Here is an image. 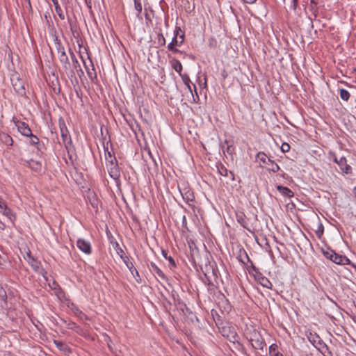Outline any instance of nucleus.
I'll return each mask as SVG.
<instances>
[{
  "label": "nucleus",
  "mask_w": 356,
  "mask_h": 356,
  "mask_svg": "<svg viewBox=\"0 0 356 356\" xmlns=\"http://www.w3.org/2000/svg\"><path fill=\"white\" fill-rule=\"evenodd\" d=\"M217 168L220 175L224 177L228 176V170L222 163H220L218 165H217Z\"/></svg>",
  "instance_id": "30"
},
{
  "label": "nucleus",
  "mask_w": 356,
  "mask_h": 356,
  "mask_svg": "<svg viewBox=\"0 0 356 356\" xmlns=\"http://www.w3.org/2000/svg\"><path fill=\"white\" fill-rule=\"evenodd\" d=\"M158 41L159 43L162 46L165 44V39L162 33L158 34Z\"/></svg>",
  "instance_id": "39"
},
{
  "label": "nucleus",
  "mask_w": 356,
  "mask_h": 356,
  "mask_svg": "<svg viewBox=\"0 0 356 356\" xmlns=\"http://www.w3.org/2000/svg\"><path fill=\"white\" fill-rule=\"evenodd\" d=\"M220 332L222 335L230 342L233 343L237 342L239 344L238 342V337L234 327L229 326H223L220 330Z\"/></svg>",
  "instance_id": "6"
},
{
  "label": "nucleus",
  "mask_w": 356,
  "mask_h": 356,
  "mask_svg": "<svg viewBox=\"0 0 356 356\" xmlns=\"http://www.w3.org/2000/svg\"><path fill=\"white\" fill-rule=\"evenodd\" d=\"M6 226L5 223L0 220V229L4 230L6 229Z\"/></svg>",
  "instance_id": "48"
},
{
  "label": "nucleus",
  "mask_w": 356,
  "mask_h": 356,
  "mask_svg": "<svg viewBox=\"0 0 356 356\" xmlns=\"http://www.w3.org/2000/svg\"><path fill=\"white\" fill-rule=\"evenodd\" d=\"M269 165H271L270 168H269V170L273 172H277L280 169V166L277 163H275L273 160H270V161L269 162Z\"/></svg>",
  "instance_id": "35"
},
{
  "label": "nucleus",
  "mask_w": 356,
  "mask_h": 356,
  "mask_svg": "<svg viewBox=\"0 0 356 356\" xmlns=\"http://www.w3.org/2000/svg\"><path fill=\"white\" fill-rule=\"evenodd\" d=\"M293 2V8L296 10L298 6V0H292Z\"/></svg>",
  "instance_id": "50"
},
{
  "label": "nucleus",
  "mask_w": 356,
  "mask_h": 356,
  "mask_svg": "<svg viewBox=\"0 0 356 356\" xmlns=\"http://www.w3.org/2000/svg\"><path fill=\"white\" fill-rule=\"evenodd\" d=\"M70 54L71 60L72 62V69L73 70L74 69L79 73V76L83 74V71L82 70L81 65H80L75 54H74V52H72L71 51V49H70Z\"/></svg>",
  "instance_id": "16"
},
{
  "label": "nucleus",
  "mask_w": 356,
  "mask_h": 356,
  "mask_svg": "<svg viewBox=\"0 0 356 356\" xmlns=\"http://www.w3.org/2000/svg\"><path fill=\"white\" fill-rule=\"evenodd\" d=\"M229 173H230V175H231L232 177L234 176V175H233V173H232V172H230Z\"/></svg>",
  "instance_id": "62"
},
{
  "label": "nucleus",
  "mask_w": 356,
  "mask_h": 356,
  "mask_svg": "<svg viewBox=\"0 0 356 356\" xmlns=\"http://www.w3.org/2000/svg\"><path fill=\"white\" fill-rule=\"evenodd\" d=\"M0 141L8 146H12L13 144V140L12 137L6 133H0Z\"/></svg>",
  "instance_id": "19"
},
{
  "label": "nucleus",
  "mask_w": 356,
  "mask_h": 356,
  "mask_svg": "<svg viewBox=\"0 0 356 356\" xmlns=\"http://www.w3.org/2000/svg\"><path fill=\"white\" fill-rule=\"evenodd\" d=\"M134 8L137 11V16H138L141 13L143 9L141 0H134Z\"/></svg>",
  "instance_id": "32"
},
{
  "label": "nucleus",
  "mask_w": 356,
  "mask_h": 356,
  "mask_svg": "<svg viewBox=\"0 0 356 356\" xmlns=\"http://www.w3.org/2000/svg\"><path fill=\"white\" fill-rule=\"evenodd\" d=\"M49 285L52 289H56L58 287V284L55 281H53L52 285L50 284Z\"/></svg>",
  "instance_id": "46"
},
{
  "label": "nucleus",
  "mask_w": 356,
  "mask_h": 356,
  "mask_svg": "<svg viewBox=\"0 0 356 356\" xmlns=\"http://www.w3.org/2000/svg\"><path fill=\"white\" fill-rule=\"evenodd\" d=\"M54 344L56 345V346L61 351H63V352H67L68 351L69 348L67 347V346L63 343V341H58V340H54Z\"/></svg>",
  "instance_id": "27"
},
{
  "label": "nucleus",
  "mask_w": 356,
  "mask_h": 356,
  "mask_svg": "<svg viewBox=\"0 0 356 356\" xmlns=\"http://www.w3.org/2000/svg\"><path fill=\"white\" fill-rule=\"evenodd\" d=\"M84 1L86 2V4L87 5V6L89 8H91V7H92V1H91V0H84Z\"/></svg>",
  "instance_id": "49"
},
{
  "label": "nucleus",
  "mask_w": 356,
  "mask_h": 356,
  "mask_svg": "<svg viewBox=\"0 0 356 356\" xmlns=\"http://www.w3.org/2000/svg\"><path fill=\"white\" fill-rule=\"evenodd\" d=\"M334 161L339 165V159L336 156L334 157Z\"/></svg>",
  "instance_id": "57"
},
{
  "label": "nucleus",
  "mask_w": 356,
  "mask_h": 356,
  "mask_svg": "<svg viewBox=\"0 0 356 356\" xmlns=\"http://www.w3.org/2000/svg\"><path fill=\"white\" fill-rule=\"evenodd\" d=\"M151 268L162 280H167V277L164 273L154 263H151Z\"/></svg>",
  "instance_id": "21"
},
{
  "label": "nucleus",
  "mask_w": 356,
  "mask_h": 356,
  "mask_svg": "<svg viewBox=\"0 0 356 356\" xmlns=\"http://www.w3.org/2000/svg\"><path fill=\"white\" fill-rule=\"evenodd\" d=\"M51 1L53 2L54 7L56 6V5H59L58 0H51Z\"/></svg>",
  "instance_id": "54"
},
{
  "label": "nucleus",
  "mask_w": 356,
  "mask_h": 356,
  "mask_svg": "<svg viewBox=\"0 0 356 356\" xmlns=\"http://www.w3.org/2000/svg\"><path fill=\"white\" fill-rule=\"evenodd\" d=\"M246 337L250 342L252 346L257 350H263L266 343L259 332L253 329L246 334Z\"/></svg>",
  "instance_id": "2"
},
{
  "label": "nucleus",
  "mask_w": 356,
  "mask_h": 356,
  "mask_svg": "<svg viewBox=\"0 0 356 356\" xmlns=\"http://www.w3.org/2000/svg\"><path fill=\"white\" fill-rule=\"evenodd\" d=\"M281 150L284 153L288 152L290 150V145L287 143H283L281 145Z\"/></svg>",
  "instance_id": "38"
},
{
  "label": "nucleus",
  "mask_w": 356,
  "mask_h": 356,
  "mask_svg": "<svg viewBox=\"0 0 356 356\" xmlns=\"http://www.w3.org/2000/svg\"><path fill=\"white\" fill-rule=\"evenodd\" d=\"M338 165L343 172L347 175L352 173V168L347 163V160L344 156H342L339 159Z\"/></svg>",
  "instance_id": "15"
},
{
  "label": "nucleus",
  "mask_w": 356,
  "mask_h": 356,
  "mask_svg": "<svg viewBox=\"0 0 356 356\" xmlns=\"http://www.w3.org/2000/svg\"><path fill=\"white\" fill-rule=\"evenodd\" d=\"M244 1V3H250V4H252V3H254L256 0H243Z\"/></svg>",
  "instance_id": "52"
},
{
  "label": "nucleus",
  "mask_w": 356,
  "mask_h": 356,
  "mask_svg": "<svg viewBox=\"0 0 356 356\" xmlns=\"http://www.w3.org/2000/svg\"><path fill=\"white\" fill-rule=\"evenodd\" d=\"M59 127L60 131V135L63 139V142L66 145L71 142L70 135L69 131L66 127L65 122L63 120H59Z\"/></svg>",
  "instance_id": "11"
},
{
  "label": "nucleus",
  "mask_w": 356,
  "mask_h": 356,
  "mask_svg": "<svg viewBox=\"0 0 356 356\" xmlns=\"http://www.w3.org/2000/svg\"><path fill=\"white\" fill-rule=\"evenodd\" d=\"M28 137L30 138L29 143L31 145L35 146L39 144V138L36 136L33 135L32 133Z\"/></svg>",
  "instance_id": "34"
},
{
  "label": "nucleus",
  "mask_w": 356,
  "mask_h": 356,
  "mask_svg": "<svg viewBox=\"0 0 356 356\" xmlns=\"http://www.w3.org/2000/svg\"><path fill=\"white\" fill-rule=\"evenodd\" d=\"M180 27H176V29L175 31V35L172 39L171 42L168 45V49H172V46H181L184 41V34H179V32H181Z\"/></svg>",
  "instance_id": "8"
},
{
  "label": "nucleus",
  "mask_w": 356,
  "mask_h": 356,
  "mask_svg": "<svg viewBox=\"0 0 356 356\" xmlns=\"http://www.w3.org/2000/svg\"><path fill=\"white\" fill-rule=\"evenodd\" d=\"M311 3H316L315 1L314 0H311Z\"/></svg>",
  "instance_id": "60"
},
{
  "label": "nucleus",
  "mask_w": 356,
  "mask_h": 356,
  "mask_svg": "<svg viewBox=\"0 0 356 356\" xmlns=\"http://www.w3.org/2000/svg\"><path fill=\"white\" fill-rule=\"evenodd\" d=\"M257 159L264 164L269 165V162L270 161V159H269L267 155L262 152H258L257 154Z\"/></svg>",
  "instance_id": "24"
},
{
  "label": "nucleus",
  "mask_w": 356,
  "mask_h": 356,
  "mask_svg": "<svg viewBox=\"0 0 356 356\" xmlns=\"http://www.w3.org/2000/svg\"><path fill=\"white\" fill-rule=\"evenodd\" d=\"M1 198L0 197V200H1Z\"/></svg>",
  "instance_id": "63"
},
{
  "label": "nucleus",
  "mask_w": 356,
  "mask_h": 356,
  "mask_svg": "<svg viewBox=\"0 0 356 356\" xmlns=\"http://www.w3.org/2000/svg\"><path fill=\"white\" fill-rule=\"evenodd\" d=\"M124 262L125 263L127 267L130 270L131 273L133 275V276L138 281L137 277H140L139 276V273H138L137 269L134 267V266L132 264V262L129 261V259H128L127 257H125V259H124Z\"/></svg>",
  "instance_id": "18"
},
{
  "label": "nucleus",
  "mask_w": 356,
  "mask_h": 356,
  "mask_svg": "<svg viewBox=\"0 0 356 356\" xmlns=\"http://www.w3.org/2000/svg\"><path fill=\"white\" fill-rule=\"evenodd\" d=\"M54 8H55V11H56V14L58 15L59 18L62 20H64L65 19V14L63 11L60 5H56V6H55Z\"/></svg>",
  "instance_id": "31"
},
{
  "label": "nucleus",
  "mask_w": 356,
  "mask_h": 356,
  "mask_svg": "<svg viewBox=\"0 0 356 356\" xmlns=\"http://www.w3.org/2000/svg\"><path fill=\"white\" fill-rule=\"evenodd\" d=\"M275 356H283L282 354H280L279 353H277L275 354Z\"/></svg>",
  "instance_id": "58"
},
{
  "label": "nucleus",
  "mask_w": 356,
  "mask_h": 356,
  "mask_svg": "<svg viewBox=\"0 0 356 356\" xmlns=\"http://www.w3.org/2000/svg\"><path fill=\"white\" fill-rule=\"evenodd\" d=\"M10 80L15 91L20 96L25 95L26 88L24 81L17 75H13Z\"/></svg>",
  "instance_id": "5"
},
{
  "label": "nucleus",
  "mask_w": 356,
  "mask_h": 356,
  "mask_svg": "<svg viewBox=\"0 0 356 356\" xmlns=\"http://www.w3.org/2000/svg\"><path fill=\"white\" fill-rule=\"evenodd\" d=\"M81 58H82V60H83V63L84 65V67L86 69V71L87 72V74H88L89 79L91 81H94L95 79H97V73H96V70L95 69L94 65H93L91 59H90L89 64H88L85 61V60L83 58L82 56H81Z\"/></svg>",
  "instance_id": "10"
},
{
  "label": "nucleus",
  "mask_w": 356,
  "mask_h": 356,
  "mask_svg": "<svg viewBox=\"0 0 356 356\" xmlns=\"http://www.w3.org/2000/svg\"><path fill=\"white\" fill-rule=\"evenodd\" d=\"M318 348L322 349L321 352L324 356H332V353L329 350L327 346L321 341V340H318Z\"/></svg>",
  "instance_id": "22"
},
{
  "label": "nucleus",
  "mask_w": 356,
  "mask_h": 356,
  "mask_svg": "<svg viewBox=\"0 0 356 356\" xmlns=\"http://www.w3.org/2000/svg\"><path fill=\"white\" fill-rule=\"evenodd\" d=\"M162 254L163 255V257L167 259L168 257H167V253L165 252V251L163 250L162 251Z\"/></svg>",
  "instance_id": "55"
},
{
  "label": "nucleus",
  "mask_w": 356,
  "mask_h": 356,
  "mask_svg": "<svg viewBox=\"0 0 356 356\" xmlns=\"http://www.w3.org/2000/svg\"><path fill=\"white\" fill-rule=\"evenodd\" d=\"M28 263L36 273L42 275L44 277H45L47 273L42 268L40 261H37L35 258H31V260H28Z\"/></svg>",
  "instance_id": "13"
},
{
  "label": "nucleus",
  "mask_w": 356,
  "mask_h": 356,
  "mask_svg": "<svg viewBox=\"0 0 356 356\" xmlns=\"http://www.w3.org/2000/svg\"><path fill=\"white\" fill-rule=\"evenodd\" d=\"M203 273L205 277L204 282L207 285H212L213 282L216 281L218 278V270L213 266H206L205 270Z\"/></svg>",
  "instance_id": "4"
},
{
  "label": "nucleus",
  "mask_w": 356,
  "mask_h": 356,
  "mask_svg": "<svg viewBox=\"0 0 356 356\" xmlns=\"http://www.w3.org/2000/svg\"><path fill=\"white\" fill-rule=\"evenodd\" d=\"M76 245L77 248L83 252L87 254L91 253V245L90 242L82 238H79L76 241Z\"/></svg>",
  "instance_id": "12"
},
{
  "label": "nucleus",
  "mask_w": 356,
  "mask_h": 356,
  "mask_svg": "<svg viewBox=\"0 0 356 356\" xmlns=\"http://www.w3.org/2000/svg\"><path fill=\"white\" fill-rule=\"evenodd\" d=\"M118 254L120 256V257L124 260L125 259V257H124V252L122 250V248H119V250L117 251Z\"/></svg>",
  "instance_id": "44"
},
{
  "label": "nucleus",
  "mask_w": 356,
  "mask_h": 356,
  "mask_svg": "<svg viewBox=\"0 0 356 356\" xmlns=\"http://www.w3.org/2000/svg\"><path fill=\"white\" fill-rule=\"evenodd\" d=\"M317 340H318H318H321L318 336H314V337H313V338H312V339L311 338H309V341H311V342H312L314 346H316V345H315V343H316V341H317Z\"/></svg>",
  "instance_id": "43"
},
{
  "label": "nucleus",
  "mask_w": 356,
  "mask_h": 356,
  "mask_svg": "<svg viewBox=\"0 0 356 356\" xmlns=\"http://www.w3.org/2000/svg\"><path fill=\"white\" fill-rule=\"evenodd\" d=\"M166 259L168 260V261L172 267L175 268L176 266L175 261L172 257L170 256Z\"/></svg>",
  "instance_id": "42"
},
{
  "label": "nucleus",
  "mask_w": 356,
  "mask_h": 356,
  "mask_svg": "<svg viewBox=\"0 0 356 356\" xmlns=\"http://www.w3.org/2000/svg\"><path fill=\"white\" fill-rule=\"evenodd\" d=\"M277 189L284 197H291L294 195L293 192L287 187L279 185Z\"/></svg>",
  "instance_id": "20"
},
{
  "label": "nucleus",
  "mask_w": 356,
  "mask_h": 356,
  "mask_svg": "<svg viewBox=\"0 0 356 356\" xmlns=\"http://www.w3.org/2000/svg\"><path fill=\"white\" fill-rule=\"evenodd\" d=\"M236 219L243 227L251 232L254 228V225L257 222V216H253L252 218H247L243 213H240L236 214Z\"/></svg>",
  "instance_id": "3"
},
{
  "label": "nucleus",
  "mask_w": 356,
  "mask_h": 356,
  "mask_svg": "<svg viewBox=\"0 0 356 356\" xmlns=\"http://www.w3.org/2000/svg\"><path fill=\"white\" fill-rule=\"evenodd\" d=\"M324 227L322 223H318L316 230L315 231L316 235L318 238H321L323 234Z\"/></svg>",
  "instance_id": "33"
},
{
  "label": "nucleus",
  "mask_w": 356,
  "mask_h": 356,
  "mask_svg": "<svg viewBox=\"0 0 356 356\" xmlns=\"http://www.w3.org/2000/svg\"><path fill=\"white\" fill-rule=\"evenodd\" d=\"M8 207L7 203L1 198L0 200V212L4 211V209Z\"/></svg>",
  "instance_id": "41"
},
{
  "label": "nucleus",
  "mask_w": 356,
  "mask_h": 356,
  "mask_svg": "<svg viewBox=\"0 0 356 356\" xmlns=\"http://www.w3.org/2000/svg\"><path fill=\"white\" fill-rule=\"evenodd\" d=\"M169 51H171L174 53H178V52H180V51L179 49H177V48H175L174 46H172V49H168Z\"/></svg>",
  "instance_id": "51"
},
{
  "label": "nucleus",
  "mask_w": 356,
  "mask_h": 356,
  "mask_svg": "<svg viewBox=\"0 0 356 356\" xmlns=\"http://www.w3.org/2000/svg\"><path fill=\"white\" fill-rule=\"evenodd\" d=\"M277 348V346L276 344H272L270 347H269V350H270V352H275Z\"/></svg>",
  "instance_id": "45"
},
{
  "label": "nucleus",
  "mask_w": 356,
  "mask_h": 356,
  "mask_svg": "<svg viewBox=\"0 0 356 356\" xmlns=\"http://www.w3.org/2000/svg\"><path fill=\"white\" fill-rule=\"evenodd\" d=\"M31 258H33V257L31 256V252L29 251V252H27L26 256L24 257V259L28 261V260H31Z\"/></svg>",
  "instance_id": "47"
},
{
  "label": "nucleus",
  "mask_w": 356,
  "mask_h": 356,
  "mask_svg": "<svg viewBox=\"0 0 356 356\" xmlns=\"http://www.w3.org/2000/svg\"><path fill=\"white\" fill-rule=\"evenodd\" d=\"M56 48L58 55L59 61L62 65L63 70L68 77L72 78L74 76V70L72 67V65L70 64L68 56L66 54L64 47L60 42H56Z\"/></svg>",
  "instance_id": "1"
},
{
  "label": "nucleus",
  "mask_w": 356,
  "mask_h": 356,
  "mask_svg": "<svg viewBox=\"0 0 356 356\" xmlns=\"http://www.w3.org/2000/svg\"><path fill=\"white\" fill-rule=\"evenodd\" d=\"M331 261L338 265H350L356 270V264L352 263L350 260L344 255L339 254L334 252Z\"/></svg>",
  "instance_id": "7"
},
{
  "label": "nucleus",
  "mask_w": 356,
  "mask_h": 356,
  "mask_svg": "<svg viewBox=\"0 0 356 356\" xmlns=\"http://www.w3.org/2000/svg\"><path fill=\"white\" fill-rule=\"evenodd\" d=\"M106 163H108V161H112V162H117V160L115 157L113 156L111 154V152H107V153L105 154Z\"/></svg>",
  "instance_id": "37"
},
{
  "label": "nucleus",
  "mask_w": 356,
  "mask_h": 356,
  "mask_svg": "<svg viewBox=\"0 0 356 356\" xmlns=\"http://www.w3.org/2000/svg\"><path fill=\"white\" fill-rule=\"evenodd\" d=\"M259 283L264 287H266L267 289H272V287H273V284L270 282V280L268 278H266L265 277H262L260 278Z\"/></svg>",
  "instance_id": "28"
},
{
  "label": "nucleus",
  "mask_w": 356,
  "mask_h": 356,
  "mask_svg": "<svg viewBox=\"0 0 356 356\" xmlns=\"http://www.w3.org/2000/svg\"><path fill=\"white\" fill-rule=\"evenodd\" d=\"M25 1L28 2L29 6H31V1L30 0H25Z\"/></svg>",
  "instance_id": "59"
},
{
  "label": "nucleus",
  "mask_w": 356,
  "mask_h": 356,
  "mask_svg": "<svg viewBox=\"0 0 356 356\" xmlns=\"http://www.w3.org/2000/svg\"><path fill=\"white\" fill-rule=\"evenodd\" d=\"M27 165L35 172H40L42 170V163L39 161L30 159L26 161Z\"/></svg>",
  "instance_id": "17"
},
{
  "label": "nucleus",
  "mask_w": 356,
  "mask_h": 356,
  "mask_svg": "<svg viewBox=\"0 0 356 356\" xmlns=\"http://www.w3.org/2000/svg\"><path fill=\"white\" fill-rule=\"evenodd\" d=\"M172 67L181 76L183 69L182 65L177 59H173L172 61Z\"/></svg>",
  "instance_id": "25"
},
{
  "label": "nucleus",
  "mask_w": 356,
  "mask_h": 356,
  "mask_svg": "<svg viewBox=\"0 0 356 356\" xmlns=\"http://www.w3.org/2000/svg\"><path fill=\"white\" fill-rule=\"evenodd\" d=\"M1 213H3V216L7 217L10 222H13L15 221L16 218L15 215L13 213V211L8 207H7L4 209V211H2Z\"/></svg>",
  "instance_id": "23"
},
{
  "label": "nucleus",
  "mask_w": 356,
  "mask_h": 356,
  "mask_svg": "<svg viewBox=\"0 0 356 356\" xmlns=\"http://www.w3.org/2000/svg\"><path fill=\"white\" fill-rule=\"evenodd\" d=\"M334 251L332 250H323V255L330 261L332 259L333 254Z\"/></svg>",
  "instance_id": "36"
},
{
  "label": "nucleus",
  "mask_w": 356,
  "mask_h": 356,
  "mask_svg": "<svg viewBox=\"0 0 356 356\" xmlns=\"http://www.w3.org/2000/svg\"><path fill=\"white\" fill-rule=\"evenodd\" d=\"M339 95L343 101H348L350 97V92L346 89H340Z\"/></svg>",
  "instance_id": "29"
},
{
  "label": "nucleus",
  "mask_w": 356,
  "mask_h": 356,
  "mask_svg": "<svg viewBox=\"0 0 356 356\" xmlns=\"http://www.w3.org/2000/svg\"><path fill=\"white\" fill-rule=\"evenodd\" d=\"M106 167L109 175L111 178L115 180H117L120 178V172L117 162H112V161H108V163H106Z\"/></svg>",
  "instance_id": "9"
},
{
  "label": "nucleus",
  "mask_w": 356,
  "mask_h": 356,
  "mask_svg": "<svg viewBox=\"0 0 356 356\" xmlns=\"http://www.w3.org/2000/svg\"><path fill=\"white\" fill-rule=\"evenodd\" d=\"M182 222H183V225H184L186 222V216H183Z\"/></svg>",
  "instance_id": "56"
},
{
  "label": "nucleus",
  "mask_w": 356,
  "mask_h": 356,
  "mask_svg": "<svg viewBox=\"0 0 356 356\" xmlns=\"http://www.w3.org/2000/svg\"><path fill=\"white\" fill-rule=\"evenodd\" d=\"M75 314H77V315L85 316V314H83V312L81 310H79V309H76Z\"/></svg>",
  "instance_id": "53"
},
{
  "label": "nucleus",
  "mask_w": 356,
  "mask_h": 356,
  "mask_svg": "<svg viewBox=\"0 0 356 356\" xmlns=\"http://www.w3.org/2000/svg\"><path fill=\"white\" fill-rule=\"evenodd\" d=\"M223 152H226L228 154L232 155L234 152V147L232 145H227L226 149Z\"/></svg>",
  "instance_id": "40"
},
{
  "label": "nucleus",
  "mask_w": 356,
  "mask_h": 356,
  "mask_svg": "<svg viewBox=\"0 0 356 356\" xmlns=\"http://www.w3.org/2000/svg\"><path fill=\"white\" fill-rule=\"evenodd\" d=\"M193 87L195 88V90H196V86L194 84H193Z\"/></svg>",
  "instance_id": "61"
},
{
  "label": "nucleus",
  "mask_w": 356,
  "mask_h": 356,
  "mask_svg": "<svg viewBox=\"0 0 356 356\" xmlns=\"http://www.w3.org/2000/svg\"><path fill=\"white\" fill-rule=\"evenodd\" d=\"M181 77L185 86L187 87L190 92L193 95L191 86V81L190 80L189 76L187 74H181Z\"/></svg>",
  "instance_id": "26"
},
{
  "label": "nucleus",
  "mask_w": 356,
  "mask_h": 356,
  "mask_svg": "<svg viewBox=\"0 0 356 356\" xmlns=\"http://www.w3.org/2000/svg\"><path fill=\"white\" fill-rule=\"evenodd\" d=\"M18 131L24 136H29L32 133L28 124L24 122L17 121L16 123Z\"/></svg>",
  "instance_id": "14"
}]
</instances>
